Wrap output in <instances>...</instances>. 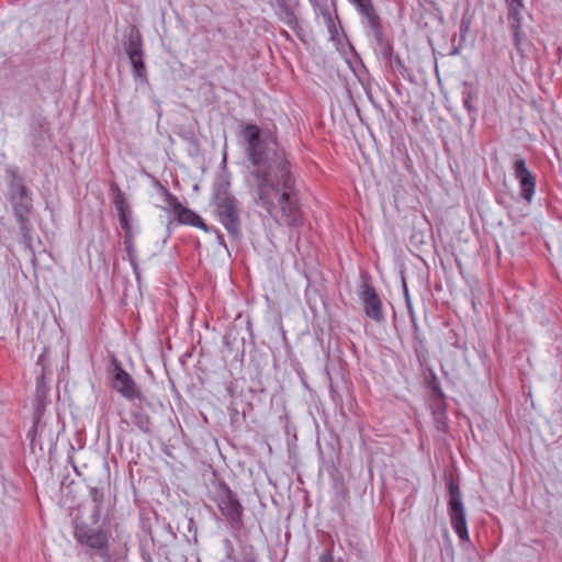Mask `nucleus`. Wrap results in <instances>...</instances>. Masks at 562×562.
<instances>
[{
    "mask_svg": "<svg viewBox=\"0 0 562 562\" xmlns=\"http://www.w3.org/2000/svg\"><path fill=\"white\" fill-rule=\"evenodd\" d=\"M148 424H149V419L147 417H142L139 419V422L137 423V426L144 430V431H148L149 428H148Z\"/></svg>",
    "mask_w": 562,
    "mask_h": 562,
    "instance_id": "nucleus-21",
    "label": "nucleus"
},
{
    "mask_svg": "<svg viewBox=\"0 0 562 562\" xmlns=\"http://www.w3.org/2000/svg\"><path fill=\"white\" fill-rule=\"evenodd\" d=\"M282 35L288 36L289 35L288 31H283Z\"/></svg>",
    "mask_w": 562,
    "mask_h": 562,
    "instance_id": "nucleus-24",
    "label": "nucleus"
},
{
    "mask_svg": "<svg viewBox=\"0 0 562 562\" xmlns=\"http://www.w3.org/2000/svg\"><path fill=\"white\" fill-rule=\"evenodd\" d=\"M113 389L130 401L140 397V392L128 372L121 366H115L112 382Z\"/></svg>",
    "mask_w": 562,
    "mask_h": 562,
    "instance_id": "nucleus-9",
    "label": "nucleus"
},
{
    "mask_svg": "<svg viewBox=\"0 0 562 562\" xmlns=\"http://www.w3.org/2000/svg\"><path fill=\"white\" fill-rule=\"evenodd\" d=\"M507 7V20L513 35H522L521 13L525 11L524 0H504Z\"/></svg>",
    "mask_w": 562,
    "mask_h": 562,
    "instance_id": "nucleus-12",
    "label": "nucleus"
},
{
    "mask_svg": "<svg viewBox=\"0 0 562 562\" xmlns=\"http://www.w3.org/2000/svg\"><path fill=\"white\" fill-rule=\"evenodd\" d=\"M424 1L428 3L430 8H434V11H427L426 9H424V11L420 13L418 24L420 27H425V32H436L437 27L440 26L442 23L441 13L437 8H435L432 1Z\"/></svg>",
    "mask_w": 562,
    "mask_h": 562,
    "instance_id": "nucleus-13",
    "label": "nucleus"
},
{
    "mask_svg": "<svg viewBox=\"0 0 562 562\" xmlns=\"http://www.w3.org/2000/svg\"><path fill=\"white\" fill-rule=\"evenodd\" d=\"M448 490L450 496L448 502V513L450 517L451 527L461 541H469L470 536L468 530L465 510L462 504L459 485L456 482L450 481L448 484Z\"/></svg>",
    "mask_w": 562,
    "mask_h": 562,
    "instance_id": "nucleus-3",
    "label": "nucleus"
},
{
    "mask_svg": "<svg viewBox=\"0 0 562 562\" xmlns=\"http://www.w3.org/2000/svg\"><path fill=\"white\" fill-rule=\"evenodd\" d=\"M11 199L20 229L23 234H27L30 232L29 216L32 212L33 203L32 199L29 196L26 187L18 184L12 192Z\"/></svg>",
    "mask_w": 562,
    "mask_h": 562,
    "instance_id": "nucleus-5",
    "label": "nucleus"
},
{
    "mask_svg": "<svg viewBox=\"0 0 562 562\" xmlns=\"http://www.w3.org/2000/svg\"><path fill=\"white\" fill-rule=\"evenodd\" d=\"M100 512H101L100 510V506L97 505L95 509H94V513H93V516H92L93 522H98L99 521V519H100Z\"/></svg>",
    "mask_w": 562,
    "mask_h": 562,
    "instance_id": "nucleus-23",
    "label": "nucleus"
},
{
    "mask_svg": "<svg viewBox=\"0 0 562 562\" xmlns=\"http://www.w3.org/2000/svg\"><path fill=\"white\" fill-rule=\"evenodd\" d=\"M324 18H325V20H326V22L328 24V31H329L330 35H338L336 26L333 23L330 14L329 13L325 14Z\"/></svg>",
    "mask_w": 562,
    "mask_h": 562,
    "instance_id": "nucleus-19",
    "label": "nucleus"
},
{
    "mask_svg": "<svg viewBox=\"0 0 562 562\" xmlns=\"http://www.w3.org/2000/svg\"><path fill=\"white\" fill-rule=\"evenodd\" d=\"M124 47L133 69L134 78L143 85H148V75L144 59L145 50L142 37H128Z\"/></svg>",
    "mask_w": 562,
    "mask_h": 562,
    "instance_id": "nucleus-4",
    "label": "nucleus"
},
{
    "mask_svg": "<svg viewBox=\"0 0 562 562\" xmlns=\"http://www.w3.org/2000/svg\"><path fill=\"white\" fill-rule=\"evenodd\" d=\"M361 16L362 24L373 35H383L381 18L375 10L372 0H349Z\"/></svg>",
    "mask_w": 562,
    "mask_h": 562,
    "instance_id": "nucleus-6",
    "label": "nucleus"
},
{
    "mask_svg": "<svg viewBox=\"0 0 562 562\" xmlns=\"http://www.w3.org/2000/svg\"><path fill=\"white\" fill-rule=\"evenodd\" d=\"M217 220L233 236L240 233V214L236 198L227 190H218L214 196Z\"/></svg>",
    "mask_w": 562,
    "mask_h": 562,
    "instance_id": "nucleus-2",
    "label": "nucleus"
},
{
    "mask_svg": "<svg viewBox=\"0 0 562 562\" xmlns=\"http://www.w3.org/2000/svg\"><path fill=\"white\" fill-rule=\"evenodd\" d=\"M177 220L181 224L191 225L198 228L203 229L204 232H207V227L203 220L193 211H191L188 207H182L177 214Z\"/></svg>",
    "mask_w": 562,
    "mask_h": 562,
    "instance_id": "nucleus-14",
    "label": "nucleus"
},
{
    "mask_svg": "<svg viewBox=\"0 0 562 562\" xmlns=\"http://www.w3.org/2000/svg\"><path fill=\"white\" fill-rule=\"evenodd\" d=\"M319 562H334V558L330 552H325L319 557Z\"/></svg>",
    "mask_w": 562,
    "mask_h": 562,
    "instance_id": "nucleus-22",
    "label": "nucleus"
},
{
    "mask_svg": "<svg viewBox=\"0 0 562 562\" xmlns=\"http://www.w3.org/2000/svg\"><path fill=\"white\" fill-rule=\"evenodd\" d=\"M165 203L167 204L168 209L176 215L183 205L180 203L178 198L173 195L169 190L165 189Z\"/></svg>",
    "mask_w": 562,
    "mask_h": 562,
    "instance_id": "nucleus-17",
    "label": "nucleus"
},
{
    "mask_svg": "<svg viewBox=\"0 0 562 562\" xmlns=\"http://www.w3.org/2000/svg\"><path fill=\"white\" fill-rule=\"evenodd\" d=\"M360 296L363 302L366 315L378 323L383 322V305L375 289L371 284L364 283Z\"/></svg>",
    "mask_w": 562,
    "mask_h": 562,
    "instance_id": "nucleus-8",
    "label": "nucleus"
},
{
    "mask_svg": "<svg viewBox=\"0 0 562 562\" xmlns=\"http://www.w3.org/2000/svg\"><path fill=\"white\" fill-rule=\"evenodd\" d=\"M514 175L519 182L521 198L530 203L536 192V176L528 169L525 159L515 160Z\"/></svg>",
    "mask_w": 562,
    "mask_h": 562,
    "instance_id": "nucleus-7",
    "label": "nucleus"
},
{
    "mask_svg": "<svg viewBox=\"0 0 562 562\" xmlns=\"http://www.w3.org/2000/svg\"><path fill=\"white\" fill-rule=\"evenodd\" d=\"M280 18H281V21L285 25H288L293 32L296 33V35H301L302 30L299 29L297 19L290 8H288V7L282 8V10L280 12Z\"/></svg>",
    "mask_w": 562,
    "mask_h": 562,
    "instance_id": "nucleus-15",
    "label": "nucleus"
},
{
    "mask_svg": "<svg viewBox=\"0 0 562 562\" xmlns=\"http://www.w3.org/2000/svg\"><path fill=\"white\" fill-rule=\"evenodd\" d=\"M75 536L79 542L93 549H104L109 541L108 532L101 529L77 528Z\"/></svg>",
    "mask_w": 562,
    "mask_h": 562,
    "instance_id": "nucleus-10",
    "label": "nucleus"
},
{
    "mask_svg": "<svg viewBox=\"0 0 562 562\" xmlns=\"http://www.w3.org/2000/svg\"><path fill=\"white\" fill-rule=\"evenodd\" d=\"M249 161L257 167L254 172L257 182V204L265 209L279 224L301 226L303 213L295 189V179L283 150L273 154L268 160L267 142L256 124H247L241 130Z\"/></svg>",
    "mask_w": 562,
    "mask_h": 562,
    "instance_id": "nucleus-1",
    "label": "nucleus"
},
{
    "mask_svg": "<svg viewBox=\"0 0 562 562\" xmlns=\"http://www.w3.org/2000/svg\"><path fill=\"white\" fill-rule=\"evenodd\" d=\"M463 104L469 112H473L475 110L474 106L472 105V94L471 93L467 94V97L463 100Z\"/></svg>",
    "mask_w": 562,
    "mask_h": 562,
    "instance_id": "nucleus-20",
    "label": "nucleus"
},
{
    "mask_svg": "<svg viewBox=\"0 0 562 562\" xmlns=\"http://www.w3.org/2000/svg\"><path fill=\"white\" fill-rule=\"evenodd\" d=\"M218 508L231 520H240L243 516V506L228 487H225L220 497Z\"/></svg>",
    "mask_w": 562,
    "mask_h": 562,
    "instance_id": "nucleus-11",
    "label": "nucleus"
},
{
    "mask_svg": "<svg viewBox=\"0 0 562 562\" xmlns=\"http://www.w3.org/2000/svg\"><path fill=\"white\" fill-rule=\"evenodd\" d=\"M120 225L125 232L126 238L132 237L131 212L119 214Z\"/></svg>",
    "mask_w": 562,
    "mask_h": 562,
    "instance_id": "nucleus-18",
    "label": "nucleus"
},
{
    "mask_svg": "<svg viewBox=\"0 0 562 562\" xmlns=\"http://www.w3.org/2000/svg\"><path fill=\"white\" fill-rule=\"evenodd\" d=\"M112 189L114 190L113 203L119 214L130 213V206L124 193L116 184H112Z\"/></svg>",
    "mask_w": 562,
    "mask_h": 562,
    "instance_id": "nucleus-16",
    "label": "nucleus"
}]
</instances>
